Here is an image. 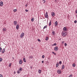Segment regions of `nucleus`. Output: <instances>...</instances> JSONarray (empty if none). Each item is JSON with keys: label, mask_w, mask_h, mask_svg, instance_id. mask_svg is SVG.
<instances>
[{"label": "nucleus", "mask_w": 77, "mask_h": 77, "mask_svg": "<svg viewBox=\"0 0 77 77\" xmlns=\"http://www.w3.org/2000/svg\"><path fill=\"white\" fill-rule=\"evenodd\" d=\"M64 68H65V66L64 65H63L62 66V69H64Z\"/></svg>", "instance_id": "obj_20"}, {"label": "nucleus", "mask_w": 77, "mask_h": 77, "mask_svg": "<svg viewBox=\"0 0 77 77\" xmlns=\"http://www.w3.org/2000/svg\"><path fill=\"white\" fill-rule=\"evenodd\" d=\"M52 34L53 35H54V34H55V32L54 31H52Z\"/></svg>", "instance_id": "obj_16"}, {"label": "nucleus", "mask_w": 77, "mask_h": 77, "mask_svg": "<svg viewBox=\"0 0 77 77\" xmlns=\"http://www.w3.org/2000/svg\"><path fill=\"white\" fill-rule=\"evenodd\" d=\"M15 72H14V74H15Z\"/></svg>", "instance_id": "obj_51"}, {"label": "nucleus", "mask_w": 77, "mask_h": 77, "mask_svg": "<svg viewBox=\"0 0 77 77\" xmlns=\"http://www.w3.org/2000/svg\"><path fill=\"white\" fill-rule=\"evenodd\" d=\"M19 25L17 24V25L16 26V29L17 30H18V29H19Z\"/></svg>", "instance_id": "obj_7"}, {"label": "nucleus", "mask_w": 77, "mask_h": 77, "mask_svg": "<svg viewBox=\"0 0 77 77\" xmlns=\"http://www.w3.org/2000/svg\"><path fill=\"white\" fill-rule=\"evenodd\" d=\"M19 64H21L23 63V60H20L19 61Z\"/></svg>", "instance_id": "obj_8"}, {"label": "nucleus", "mask_w": 77, "mask_h": 77, "mask_svg": "<svg viewBox=\"0 0 77 77\" xmlns=\"http://www.w3.org/2000/svg\"><path fill=\"white\" fill-rule=\"evenodd\" d=\"M42 63H44V61H42Z\"/></svg>", "instance_id": "obj_44"}, {"label": "nucleus", "mask_w": 77, "mask_h": 77, "mask_svg": "<svg viewBox=\"0 0 77 77\" xmlns=\"http://www.w3.org/2000/svg\"><path fill=\"white\" fill-rule=\"evenodd\" d=\"M17 11V9H14V10H13V11L14 12H16V11Z\"/></svg>", "instance_id": "obj_31"}, {"label": "nucleus", "mask_w": 77, "mask_h": 77, "mask_svg": "<svg viewBox=\"0 0 77 77\" xmlns=\"http://www.w3.org/2000/svg\"><path fill=\"white\" fill-rule=\"evenodd\" d=\"M25 11H26V12H29V10L26 9L25 10Z\"/></svg>", "instance_id": "obj_37"}, {"label": "nucleus", "mask_w": 77, "mask_h": 77, "mask_svg": "<svg viewBox=\"0 0 77 77\" xmlns=\"http://www.w3.org/2000/svg\"><path fill=\"white\" fill-rule=\"evenodd\" d=\"M30 68H32V66H30Z\"/></svg>", "instance_id": "obj_49"}, {"label": "nucleus", "mask_w": 77, "mask_h": 77, "mask_svg": "<svg viewBox=\"0 0 77 77\" xmlns=\"http://www.w3.org/2000/svg\"><path fill=\"white\" fill-rule=\"evenodd\" d=\"M15 72H14V74H15Z\"/></svg>", "instance_id": "obj_52"}, {"label": "nucleus", "mask_w": 77, "mask_h": 77, "mask_svg": "<svg viewBox=\"0 0 77 77\" xmlns=\"http://www.w3.org/2000/svg\"><path fill=\"white\" fill-rule=\"evenodd\" d=\"M46 1L45 0H42V2H43V3H45Z\"/></svg>", "instance_id": "obj_23"}, {"label": "nucleus", "mask_w": 77, "mask_h": 77, "mask_svg": "<svg viewBox=\"0 0 77 77\" xmlns=\"http://www.w3.org/2000/svg\"><path fill=\"white\" fill-rule=\"evenodd\" d=\"M51 20H50V21L49 23V26H51Z\"/></svg>", "instance_id": "obj_12"}, {"label": "nucleus", "mask_w": 77, "mask_h": 77, "mask_svg": "<svg viewBox=\"0 0 77 77\" xmlns=\"http://www.w3.org/2000/svg\"><path fill=\"white\" fill-rule=\"evenodd\" d=\"M61 34L62 36L65 37L66 36V32L65 31H63L61 32Z\"/></svg>", "instance_id": "obj_1"}, {"label": "nucleus", "mask_w": 77, "mask_h": 77, "mask_svg": "<svg viewBox=\"0 0 77 77\" xmlns=\"http://www.w3.org/2000/svg\"><path fill=\"white\" fill-rule=\"evenodd\" d=\"M58 23H57V21H56L55 22V23H54V26L55 27H56V26H57V24Z\"/></svg>", "instance_id": "obj_3"}, {"label": "nucleus", "mask_w": 77, "mask_h": 77, "mask_svg": "<svg viewBox=\"0 0 77 77\" xmlns=\"http://www.w3.org/2000/svg\"><path fill=\"white\" fill-rule=\"evenodd\" d=\"M42 58H43V59H44V57H45L44 56V55H43L42 56Z\"/></svg>", "instance_id": "obj_36"}, {"label": "nucleus", "mask_w": 77, "mask_h": 77, "mask_svg": "<svg viewBox=\"0 0 77 77\" xmlns=\"http://www.w3.org/2000/svg\"><path fill=\"white\" fill-rule=\"evenodd\" d=\"M24 33H22L21 34L20 37L21 38H22L24 37Z\"/></svg>", "instance_id": "obj_2"}, {"label": "nucleus", "mask_w": 77, "mask_h": 77, "mask_svg": "<svg viewBox=\"0 0 77 77\" xmlns=\"http://www.w3.org/2000/svg\"><path fill=\"white\" fill-rule=\"evenodd\" d=\"M76 18H77V15H76Z\"/></svg>", "instance_id": "obj_48"}, {"label": "nucleus", "mask_w": 77, "mask_h": 77, "mask_svg": "<svg viewBox=\"0 0 77 77\" xmlns=\"http://www.w3.org/2000/svg\"><path fill=\"white\" fill-rule=\"evenodd\" d=\"M5 51V49L4 48L3 49V51L2 52V53H4Z\"/></svg>", "instance_id": "obj_17"}, {"label": "nucleus", "mask_w": 77, "mask_h": 77, "mask_svg": "<svg viewBox=\"0 0 77 77\" xmlns=\"http://www.w3.org/2000/svg\"><path fill=\"white\" fill-rule=\"evenodd\" d=\"M48 14H46V15H45V17L46 18H48Z\"/></svg>", "instance_id": "obj_22"}, {"label": "nucleus", "mask_w": 77, "mask_h": 77, "mask_svg": "<svg viewBox=\"0 0 77 77\" xmlns=\"http://www.w3.org/2000/svg\"><path fill=\"white\" fill-rule=\"evenodd\" d=\"M66 45H67V44H66V43H65V46H66Z\"/></svg>", "instance_id": "obj_41"}, {"label": "nucleus", "mask_w": 77, "mask_h": 77, "mask_svg": "<svg viewBox=\"0 0 77 77\" xmlns=\"http://www.w3.org/2000/svg\"><path fill=\"white\" fill-rule=\"evenodd\" d=\"M2 60H3V59L1 58H0V62H2Z\"/></svg>", "instance_id": "obj_30"}, {"label": "nucleus", "mask_w": 77, "mask_h": 77, "mask_svg": "<svg viewBox=\"0 0 77 77\" xmlns=\"http://www.w3.org/2000/svg\"><path fill=\"white\" fill-rule=\"evenodd\" d=\"M37 41H38V42H41V40L40 39H38Z\"/></svg>", "instance_id": "obj_29"}, {"label": "nucleus", "mask_w": 77, "mask_h": 77, "mask_svg": "<svg viewBox=\"0 0 77 77\" xmlns=\"http://www.w3.org/2000/svg\"><path fill=\"white\" fill-rule=\"evenodd\" d=\"M54 50L55 51H57L58 50V47H56L54 48Z\"/></svg>", "instance_id": "obj_5"}, {"label": "nucleus", "mask_w": 77, "mask_h": 77, "mask_svg": "<svg viewBox=\"0 0 77 77\" xmlns=\"http://www.w3.org/2000/svg\"><path fill=\"white\" fill-rule=\"evenodd\" d=\"M25 6H26V7H27V5L26 4V5H25Z\"/></svg>", "instance_id": "obj_43"}, {"label": "nucleus", "mask_w": 77, "mask_h": 77, "mask_svg": "<svg viewBox=\"0 0 77 77\" xmlns=\"http://www.w3.org/2000/svg\"><path fill=\"white\" fill-rule=\"evenodd\" d=\"M53 46L54 45H56V43H55L53 45Z\"/></svg>", "instance_id": "obj_34"}, {"label": "nucleus", "mask_w": 77, "mask_h": 77, "mask_svg": "<svg viewBox=\"0 0 77 77\" xmlns=\"http://www.w3.org/2000/svg\"><path fill=\"white\" fill-rule=\"evenodd\" d=\"M2 48L0 47V52L1 53L2 52Z\"/></svg>", "instance_id": "obj_27"}, {"label": "nucleus", "mask_w": 77, "mask_h": 77, "mask_svg": "<svg viewBox=\"0 0 77 77\" xmlns=\"http://www.w3.org/2000/svg\"><path fill=\"white\" fill-rule=\"evenodd\" d=\"M47 26H45L43 28V29H45V28H47Z\"/></svg>", "instance_id": "obj_26"}, {"label": "nucleus", "mask_w": 77, "mask_h": 77, "mask_svg": "<svg viewBox=\"0 0 77 77\" xmlns=\"http://www.w3.org/2000/svg\"><path fill=\"white\" fill-rule=\"evenodd\" d=\"M15 72H14V74H15Z\"/></svg>", "instance_id": "obj_53"}, {"label": "nucleus", "mask_w": 77, "mask_h": 77, "mask_svg": "<svg viewBox=\"0 0 77 77\" xmlns=\"http://www.w3.org/2000/svg\"><path fill=\"white\" fill-rule=\"evenodd\" d=\"M3 31H4V32L6 31V28H4L3 29Z\"/></svg>", "instance_id": "obj_21"}, {"label": "nucleus", "mask_w": 77, "mask_h": 77, "mask_svg": "<svg viewBox=\"0 0 77 77\" xmlns=\"http://www.w3.org/2000/svg\"><path fill=\"white\" fill-rule=\"evenodd\" d=\"M23 61L24 62H26V58L25 57L23 58Z\"/></svg>", "instance_id": "obj_15"}, {"label": "nucleus", "mask_w": 77, "mask_h": 77, "mask_svg": "<svg viewBox=\"0 0 77 77\" xmlns=\"http://www.w3.org/2000/svg\"><path fill=\"white\" fill-rule=\"evenodd\" d=\"M74 23H77V20H75V21H74Z\"/></svg>", "instance_id": "obj_39"}, {"label": "nucleus", "mask_w": 77, "mask_h": 77, "mask_svg": "<svg viewBox=\"0 0 77 77\" xmlns=\"http://www.w3.org/2000/svg\"><path fill=\"white\" fill-rule=\"evenodd\" d=\"M75 63H73L72 64V66H73V67H75Z\"/></svg>", "instance_id": "obj_28"}, {"label": "nucleus", "mask_w": 77, "mask_h": 77, "mask_svg": "<svg viewBox=\"0 0 77 77\" xmlns=\"http://www.w3.org/2000/svg\"><path fill=\"white\" fill-rule=\"evenodd\" d=\"M59 63V64H62V61H60Z\"/></svg>", "instance_id": "obj_35"}, {"label": "nucleus", "mask_w": 77, "mask_h": 77, "mask_svg": "<svg viewBox=\"0 0 77 77\" xmlns=\"http://www.w3.org/2000/svg\"><path fill=\"white\" fill-rule=\"evenodd\" d=\"M11 66V64H9V67H10Z\"/></svg>", "instance_id": "obj_42"}, {"label": "nucleus", "mask_w": 77, "mask_h": 77, "mask_svg": "<svg viewBox=\"0 0 77 77\" xmlns=\"http://www.w3.org/2000/svg\"><path fill=\"white\" fill-rule=\"evenodd\" d=\"M58 66H59V63H58V62H57L56 65V68H57V67H58Z\"/></svg>", "instance_id": "obj_14"}, {"label": "nucleus", "mask_w": 77, "mask_h": 77, "mask_svg": "<svg viewBox=\"0 0 77 77\" xmlns=\"http://www.w3.org/2000/svg\"><path fill=\"white\" fill-rule=\"evenodd\" d=\"M29 59H32V58H33V56H29Z\"/></svg>", "instance_id": "obj_19"}, {"label": "nucleus", "mask_w": 77, "mask_h": 77, "mask_svg": "<svg viewBox=\"0 0 77 77\" xmlns=\"http://www.w3.org/2000/svg\"><path fill=\"white\" fill-rule=\"evenodd\" d=\"M63 42H62V44H63Z\"/></svg>", "instance_id": "obj_47"}, {"label": "nucleus", "mask_w": 77, "mask_h": 77, "mask_svg": "<svg viewBox=\"0 0 77 77\" xmlns=\"http://www.w3.org/2000/svg\"><path fill=\"white\" fill-rule=\"evenodd\" d=\"M15 72H14V74H15Z\"/></svg>", "instance_id": "obj_50"}, {"label": "nucleus", "mask_w": 77, "mask_h": 77, "mask_svg": "<svg viewBox=\"0 0 77 77\" xmlns=\"http://www.w3.org/2000/svg\"><path fill=\"white\" fill-rule=\"evenodd\" d=\"M51 15L53 16V17H54V15H55V14L54 12H52L51 13Z\"/></svg>", "instance_id": "obj_11"}, {"label": "nucleus", "mask_w": 77, "mask_h": 77, "mask_svg": "<svg viewBox=\"0 0 77 77\" xmlns=\"http://www.w3.org/2000/svg\"><path fill=\"white\" fill-rule=\"evenodd\" d=\"M63 31H66L67 30V28L66 27H65L63 28Z\"/></svg>", "instance_id": "obj_4"}, {"label": "nucleus", "mask_w": 77, "mask_h": 77, "mask_svg": "<svg viewBox=\"0 0 77 77\" xmlns=\"http://www.w3.org/2000/svg\"><path fill=\"white\" fill-rule=\"evenodd\" d=\"M31 21H34V18H32V19H31Z\"/></svg>", "instance_id": "obj_24"}, {"label": "nucleus", "mask_w": 77, "mask_h": 77, "mask_svg": "<svg viewBox=\"0 0 77 77\" xmlns=\"http://www.w3.org/2000/svg\"><path fill=\"white\" fill-rule=\"evenodd\" d=\"M12 59H13V60H14V57H12Z\"/></svg>", "instance_id": "obj_45"}, {"label": "nucleus", "mask_w": 77, "mask_h": 77, "mask_svg": "<svg viewBox=\"0 0 77 77\" xmlns=\"http://www.w3.org/2000/svg\"><path fill=\"white\" fill-rule=\"evenodd\" d=\"M3 2H0V5L1 6H3Z\"/></svg>", "instance_id": "obj_6"}, {"label": "nucleus", "mask_w": 77, "mask_h": 77, "mask_svg": "<svg viewBox=\"0 0 77 77\" xmlns=\"http://www.w3.org/2000/svg\"><path fill=\"white\" fill-rule=\"evenodd\" d=\"M14 25L15 26H16L17 24V21H14Z\"/></svg>", "instance_id": "obj_9"}, {"label": "nucleus", "mask_w": 77, "mask_h": 77, "mask_svg": "<svg viewBox=\"0 0 77 77\" xmlns=\"http://www.w3.org/2000/svg\"><path fill=\"white\" fill-rule=\"evenodd\" d=\"M19 71H21L23 70V68H20L19 69Z\"/></svg>", "instance_id": "obj_18"}, {"label": "nucleus", "mask_w": 77, "mask_h": 77, "mask_svg": "<svg viewBox=\"0 0 77 77\" xmlns=\"http://www.w3.org/2000/svg\"><path fill=\"white\" fill-rule=\"evenodd\" d=\"M38 72L39 74H41V73L42 72H41V69H39L38 70Z\"/></svg>", "instance_id": "obj_13"}, {"label": "nucleus", "mask_w": 77, "mask_h": 77, "mask_svg": "<svg viewBox=\"0 0 77 77\" xmlns=\"http://www.w3.org/2000/svg\"><path fill=\"white\" fill-rule=\"evenodd\" d=\"M46 14H47V12H46Z\"/></svg>", "instance_id": "obj_46"}, {"label": "nucleus", "mask_w": 77, "mask_h": 77, "mask_svg": "<svg viewBox=\"0 0 77 77\" xmlns=\"http://www.w3.org/2000/svg\"><path fill=\"white\" fill-rule=\"evenodd\" d=\"M17 74H20V70L18 71H17Z\"/></svg>", "instance_id": "obj_33"}, {"label": "nucleus", "mask_w": 77, "mask_h": 77, "mask_svg": "<svg viewBox=\"0 0 77 77\" xmlns=\"http://www.w3.org/2000/svg\"><path fill=\"white\" fill-rule=\"evenodd\" d=\"M57 72L58 74H61L62 72L60 70H57Z\"/></svg>", "instance_id": "obj_10"}, {"label": "nucleus", "mask_w": 77, "mask_h": 77, "mask_svg": "<svg viewBox=\"0 0 77 77\" xmlns=\"http://www.w3.org/2000/svg\"><path fill=\"white\" fill-rule=\"evenodd\" d=\"M0 77H3V75L2 74H0Z\"/></svg>", "instance_id": "obj_40"}, {"label": "nucleus", "mask_w": 77, "mask_h": 77, "mask_svg": "<svg viewBox=\"0 0 77 77\" xmlns=\"http://www.w3.org/2000/svg\"><path fill=\"white\" fill-rule=\"evenodd\" d=\"M53 54H54V55H56V54L54 52H52Z\"/></svg>", "instance_id": "obj_32"}, {"label": "nucleus", "mask_w": 77, "mask_h": 77, "mask_svg": "<svg viewBox=\"0 0 77 77\" xmlns=\"http://www.w3.org/2000/svg\"><path fill=\"white\" fill-rule=\"evenodd\" d=\"M72 74L70 75L69 76V77H72Z\"/></svg>", "instance_id": "obj_38"}, {"label": "nucleus", "mask_w": 77, "mask_h": 77, "mask_svg": "<svg viewBox=\"0 0 77 77\" xmlns=\"http://www.w3.org/2000/svg\"><path fill=\"white\" fill-rule=\"evenodd\" d=\"M45 40L46 41H48V37H46L45 39Z\"/></svg>", "instance_id": "obj_25"}]
</instances>
